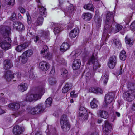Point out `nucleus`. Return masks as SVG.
I'll use <instances>...</instances> for the list:
<instances>
[{
	"label": "nucleus",
	"instance_id": "1",
	"mask_svg": "<svg viewBox=\"0 0 135 135\" xmlns=\"http://www.w3.org/2000/svg\"><path fill=\"white\" fill-rule=\"evenodd\" d=\"M0 47L4 50L11 48L10 43L11 40L9 36L11 34V29L7 26H2L0 28Z\"/></svg>",
	"mask_w": 135,
	"mask_h": 135
},
{
	"label": "nucleus",
	"instance_id": "2",
	"mask_svg": "<svg viewBox=\"0 0 135 135\" xmlns=\"http://www.w3.org/2000/svg\"><path fill=\"white\" fill-rule=\"evenodd\" d=\"M114 22L113 14L112 12H108L107 15L103 33L104 36H107V35H109V33H110L112 31H113V27H112V25Z\"/></svg>",
	"mask_w": 135,
	"mask_h": 135
},
{
	"label": "nucleus",
	"instance_id": "3",
	"mask_svg": "<svg viewBox=\"0 0 135 135\" xmlns=\"http://www.w3.org/2000/svg\"><path fill=\"white\" fill-rule=\"evenodd\" d=\"M23 102H15L11 103L8 105V107L13 110H17L20 108V110L16 112L12 115L16 117L19 115H21L25 111V109L24 107L25 106V104H24Z\"/></svg>",
	"mask_w": 135,
	"mask_h": 135
},
{
	"label": "nucleus",
	"instance_id": "4",
	"mask_svg": "<svg viewBox=\"0 0 135 135\" xmlns=\"http://www.w3.org/2000/svg\"><path fill=\"white\" fill-rule=\"evenodd\" d=\"M37 89L39 94L27 95L26 97V100L27 101L31 102L34 100H36L40 98V95H42L44 93V87L39 86L38 88Z\"/></svg>",
	"mask_w": 135,
	"mask_h": 135
},
{
	"label": "nucleus",
	"instance_id": "5",
	"mask_svg": "<svg viewBox=\"0 0 135 135\" xmlns=\"http://www.w3.org/2000/svg\"><path fill=\"white\" fill-rule=\"evenodd\" d=\"M45 109L43 104L40 103L31 108L29 112L33 115H39L42 113Z\"/></svg>",
	"mask_w": 135,
	"mask_h": 135
},
{
	"label": "nucleus",
	"instance_id": "6",
	"mask_svg": "<svg viewBox=\"0 0 135 135\" xmlns=\"http://www.w3.org/2000/svg\"><path fill=\"white\" fill-rule=\"evenodd\" d=\"M123 98L124 100L128 102L133 101L135 98V89L124 92L123 94Z\"/></svg>",
	"mask_w": 135,
	"mask_h": 135
},
{
	"label": "nucleus",
	"instance_id": "7",
	"mask_svg": "<svg viewBox=\"0 0 135 135\" xmlns=\"http://www.w3.org/2000/svg\"><path fill=\"white\" fill-rule=\"evenodd\" d=\"M60 123L61 128L64 131L66 132L70 130L71 125L67 118L62 117Z\"/></svg>",
	"mask_w": 135,
	"mask_h": 135
},
{
	"label": "nucleus",
	"instance_id": "8",
	"mask_svg": "<svg viewBox=\"0 0 135 135\" xmlns=\"http://www.w3.org/2000/svg\"><path fill=\"white\" fill-rule=\"evenodd\" d=\"M33 51L31 50H29L23 52L21 56V61L23 64L26 63L27 61L28 58L33 54Z\"/></svg>",
	"mask_w": 135,
	"mask_h": 135
},
{
	"label": "nucleus",
	"instance_id": "9",
	"mask_svg": "<svg viewBox=\"0 0 135 135\" xmlns=\"http://www.w3.org/2000/svg\"><path fill=\"white\" fill-rule=\"evenodd\" d=\"M14 75L18 79H19L21 76V73L19 72L13 74L10 71H9L6 72L5 78L7 81H9L14 77Z\"/></svg>",
	"mask_w": 135,
	"mask_h": 135
},
{
	"label": "nucleus",
	"instance_id": "10",
	"mask_svg": "<svg viewBox=\"0 0 135 135\" xmlns=\"http://www.w3.org/2000/svg\"><path fill=\"white\" fill-rule=\"evenodd\" d=\"M89 64H93V69H96L100 67V65L98 62V58L96 55L93 54L88 61Z\"/></svg>",
	"mask_w": 135,
	"mask_h": 135
},
{
	"label": "nucleus",
	"instance_id": "11",
	"mask_svg": "<svg viewBox=\"0 0 135 135\" xmlns=\"http://www.w3.org/2000/svg\"><path fill=\"white\" fill-rule=\"evenodd\" d=\"M48 50L47 46L45 45L43 46L42 50L41 51V53L43 54V57L45 59L50 60L52 57V55L50 53L48 52Z\"/></svg>",
	"mask_w": 135,
	"mask_h": 135
},
{
	"label": "nucleus",
	"instance_id": "12",
	"mask_svg": "<svg viewBox=\"0 0 135 135\" xmlns=\"http://www.w3.org/2000/svg\"><path fill=\"white\" fill-rule=\"evenodd\" d=\"M112 127L111 125L108 121H105L103 127V133L108 135V133L110 132Z\"/></svg>",
	"mask_w": 135,
	"mask_h": 135
},
{
	"label": "nucleus",
	"instance_id": "13",
	"mask_svg": "<svg viewBox=\"0 0 135 135\" xmlns=\"http://www.w3.org/2000/svg\"><path fill=\"white\" fill-rule=\"evenodd\" d=\"M115 94L112 92H109L106 94L105 101L106 105L110 104L114 98Z\"/></svg>",
	"mask_w": 135,
	"mask_h": 135
},
{
	"label": "nucleus",
	"instance_id": "14",
	"mask_svg": "<svg viewBox=\"0 0 135 135\" xmlns=\"http://www.w3.org/2000/svg\"><path fill=\"white\" fill-rule=\"evenodd\" d=\"M79 116L82 117L84 120L88 119L87 112L86 110L83 107H80L79 109Z\"/></svg>",
	"mask_w": 135,
	"mask_h": 135
},
{
	"label": "nucleus",
	"instance_id": "15",
	"mask_svg": "<svg viewBox=\"0 0 135 135\" xmlns=\"http://www.w3.org/2000/svg\"><path fill=\"white\" fill-rule=\"evenodd\" d=\"M38 1L39 2L38 4V7L39 9V14L40 15L39 16L42 17H45L46 15V9L41 5L39 0H38Z\"/></svg>",
	"mask_w": 135,
	"mask_h": 135
},
{
	"label": "nucleus",
	"instance_id": "16",
	"mask_svg": "<svg viewBox=\"0 0 135 135\" xmlns=\"http://www.w3.org/2000/svg\"><path fill=\"white\" fill-rule=\"evenodd\" d=\"M117 63L116 57L114 56L110 58L108 64V67L111 69L114 68Z\"/></svg>",
	"mask_w": 135,
	"mask_h": 135
},
{
	"label": "nucleus",
	"instance_id": "17",
	"mask_svg": "<svg viewBox=\"0 0 135 135\" xmlns=\"http://www.w3.org/2000/svg\"><path fill=\"white\" fill-rule=\"evenodd\" d=\"M39 65L40 69L44 71L47 70L50 67L49 63L45 61L41 62L39 63Z\"/></svg>",
	"mask_w": 135,
	"mask_h": 135
},
{
	"label": "nucleus",
	"instance_id": "18",
	"mask_svg": "<svg viewBox=\"0 0 135 135\" xmlns=\"http://www.w3.org/2000/svg\"><path fill=\"white\" fill-rule=\"evenodd\" d=\"M13 27L17 29L19 31L22 32L25 29V27L23 24L21 22H14L13 24Z\"/></svg>",
	"mask_w": 135,
	"mask_h": 135
},
{
	"label": "nucleus",
	"instance_id": "19",
	"mask_svg": "<svg viewBox=\"0 0 135 135\" xmlns=\"http://www.w3.org/2000/svg\"><path fill=\"white\" fill-rule=\"evenodd\" d=\"M79 29L78 28H76L71 30L69 34L70 38H73L76 37L79 33Z\"/></svg>",
	"mask_w": 135,
	"mask_h": 135
},
{
	"label": "nucleus",
	"instance_id": "20",
	"mask_svg": "<svg viewBox=\"0 0 135 135\" xmlns=\"http://www.w3.org/2000/svg\"><path fill=\"white\" fill-rule=\"evenodd\" d=\"M4 68L6 70L10 69L13 67V65L11 61L10 60H6L4 62Z\"/></svg>",
	"mask_w": 135,
	"mask_h": 135
},
{
	"label": "nucleus",
	"instance_id": "21",
	"mask_svg": "<svg viewBox=\"0 0 135 135\" xmlns=\"http://www.w3.org/2000/svg\"><path fill=\"white\" fill-rule=\"evenodd\" d=\"M28 88V85L24 83H22L20 84L18 87V90L21 92H23L26 91Z\"/></svg>",
	"mask_w": 135,
	"mask_h": 135
},
{
	"label": "nucleus",
	"instance_id": "22",
	"mask_svg": "<svg viewBox=\"0 0 135 135\" xmlns=\"http://www.w3.org/2000/svg\"><path fill=\"white\" fill-rule=\"evenodd\" d=\"M81 64V61L79 59L75 60L73 62L72 67L73 70H75L79 68Z\"/></svg>",
	"mask_w": 135,
	"mask_h": 135
},
{
	"label": "nucleus",
	"instance_id": "23",
	"mask_svg": "<svg viewBox=\"0 0 135 135\" xmlns=\"http://www.w3.org/2000/svg\"><path fill=\"white\" fill-rule=\"evenodd\" d=\"M13 132L15 135L20 134L22 132V128L18 125H16L13 127Z\"/></svg>",
	"mask_w": 135,
	"mask_h": 135
},
{
	"label": "nucleus",
	"instance_id": "24",
	"mask_svg": "<svg viewBox=\"0 0 135 135\" xmlns=\"http://www.w3.org/2000/svg\"><path fill=\"white\" fill-rule=\"evenodd\" d=\"M28 44L26 43H24L17 46L15 48L16 50L19 52H21L23 50L27 47Z\"/></svg>",
	"mask_w": 135,
	"mask_h": 135
},
{
	"label": "nucleus",
	"instance_id": "25",
	"mask_svg": "<svg viewBox=\"0 0 135 135\" xmlns=\"http://www.w3.org/2000/svg\"><path fill=\"white\" fill-rule=\"evenodd\" d=\"M82 17L85 20L89 21L92 18V15L89 12L84 13L82 15Z\"/></svg>",
	"mask_w": 135,
	"mask_h": 135
},
{
	"label": "nucleus",
	"instance_id": "26",
	"mask_svg": "<svg viewBox=\"0 0 135 135\" xmlns=\"http://www.w3.org/2000/svg\"><path fill=\"white\" fill-rule=\"evenodd\" d=\"M72 86V84L67 83L63 88L62 89V92L64 93H66L71 89Z\"/></svg>",
	"mask_w": 135,
	"mask_h": 135
},
{
	"label": "nucleus",
	"instance_id": "27",
	"mask_svg": "<svg viewBox=\"0 0 135 135\" xmlns=\"http://www.w3.org/2000/svg\"><path fill=\"white\" fill-rule=\"evenodd\" d=\"M52 27H54V32L55 34H57L60 31L59 25L57 24L52 23H51Z\"/></svg>",
	"mask_w": 135,
	"mask_h": 135
},
{
	"label": "nucleus",
	"instance_id": "28",
	"mask_svg": "<svg viewBox=\"0 0 135 135\" xmlns=\"http://www.w3.org/2000/svg\"><path fill=\"white\" fill-rule=\"evenodd\" d=\"M69 47V45L68 43H64L60 47V51L62 52H65L67 50Z\"/></svg>",
	"mask_w": 135,
	"mask_h": 135
},
{
	"label": "nucleus",
	"instance_id": "29",
	"mask_svg": "<svg viewBox=\"0 0 135 135\" xmlns=\"http://www.w3.org/2000/svg\"><path fill=\"white\" fill-rule=\"evenodd\" d=\"M94 20L97 26L99 27L100 26L101 24L102 19L100 16H98L97 15H95L94 17Z\"/></svg>",
	"mask_w": 135,
	"mask_h": 135
},
{
	"label": "nucleus",
	"instance_id": "30",
	"mask_svg": "<svg viewBox=\"0 0 135 135\" xmlns=\"http://www.w3.org/2000/svg\"><path fill=\"white\" fill-rule=\"evenodd\" d=\"M108 73L105 74L103 76H102L101 80L103 82V84L105 85L107 84L108 80Z\"/></svg>",
	"mask_w": 135,
	"mask_h": 135
},
{
	"label": "nucleus",
	"instance_id": "31",
	"mask_svg": "<svg viewBox=\"0 0 135 135\" xmlns=\"http://www.w3.org/2000/svg\"><path fill=\"white\" fill-rule=\"evenodd\" d=\"M100 116L103 118L106 119L108 117V113L105 111H100L99 112Z\"/></svg>",
	"mask_w": 135,
	"mask_h": 135
},
{
	"label": "nucleus",
	"instance_id": "32",
	"mask_svg": "<svg viewBox=\"0 0 135 135\" xmlns=\"http://www.w3.org/2000/svg\"><path fill=\"white\" fill-rule=\"evenodd\" d=\"M112 44H114L118 48L121 47V44L118 38L114 39L112 41Z\"/></svg>",
	"mask_w": 135,
	"mask_h": 135
},
{
	"label": "nucleus",
	"instance_id": "33",
	"mask_svg": "<svg viewBox=\"0 0 135 135\" xmlns=\"http://www.w3.org/2000/svg\"><path fill=\"white\" fill-rule=\"evenodd\" d=\"M98 101L95 98L93 99L91 102L90 103V106L92 109H94L97 108L98 105L97 104Z\"/></svg>",
	"mask_w": 135,
	"mask_h": 135
},
{
	"label": "nucleus",
	"instance_id": "34",
	"mask_svg": "<svg viewBox=\"0 0 135 135\" xmlns=\"http://www.w3.org/2000/svg\"><path fill=\"white\" fill-rule=\"evenodd\" d=\"M125 41L126 44L129 46H131L133 44V41L128 36H126L125 37Z\"/></svg>",
	"mask_w": 135,
	"mask_h": 135
},
{
	"label": "nucleus",
	"instance_id": "35",
	"mask_svg": "<svg viewBox=\"0 0 135 135\" xmlns=\"http://www.w3.org/2000/svg\"><path fill=\"white\" fill-rule=\"evenodd\" d=\"M84 8L86 10L93 11L94 10V6L92 4L89 3L85 5L84 6Z\"/></svg>",
	"mask_w": 135,
	"mask_h": 135
},
{
	"label": "nucleus",
	"instance_id": "36",
	"mask_svg": "<svg viewBox=\"0 0 135 135\" xmlns=\"http://www.w3.org/2000/svg\"><path fill=\"white\" fill-rule=\"evenodd\" d=\"M119 57L120 59L123 61L125 60L126 58V52L124 51H122L120 52Z\"/></svg>",
	"mask_w": 135,
	"mask_h": 135
},
{
	"label": "nucleus",
	"instance_id": "37",
	"mask_svg": "<svg viewBox=\"0 0 135 135\" xmlns=\"http://www.w3.org/2000/svg\"><path fill=\"white\" fill-rule=\"evenodd\" d=\"M43 21V18L42 17L39 16L35 22L37 25H40L42 24Z\"/></svg>",
	"mask_w": 135,
	"mask_h": 135
},
{
	"label": "nucleus",
	"instance_id": "38",
	"mask_svg": "<svg viewBox=\"0 0 135 135\" xmlns=\"http://www.w3.org/2000/svg\"><path fill=\"white\" fill-rule=\"evenodd\" d=\"M52 102V98L51 97L48 98L45 102L46 106L48 107H50L51 105Z\"/></svg>",
	"mask_w": 135,
	"mask_h": 135
},
{
	"label": "nucleus",
	"instance_id": "39",
	"mask_svg": "<svg viewBox=\"0 0 135 135\" xmlns=\"http://www.w3.org/2000/svg\"><path fill=\"white\" fill-rule=\"evenodd\" d=\"M61 74L62 76L64 78L67 77L68 75V71L66 69L63 68L61 71Z\"/></svg>",
	"mask_w": 135,
	"mask_h": 135
},
{
	"label": "nucleus",
	"instance_id": "40",
	"mask_svg": "<svg viewBox=\"0 0 135 135\" xmlns=\"http://www.w3.org/2000/svg\"><path fill=\"white\" fill-rule=\"evenodd\" d=\"M116 29L115 30V33L118 32L121 30L123 28L122 25L118 24L115 25Z\"/></svg>",
	"mask_w": 135,
	"mask_h": 135
},
{
	"label": "nucleus",
	"instance_id": "41",
	"mask_svg": "<svg viewBox=\"0 0 135 135\" xmlns=\"http://www.w3.org/2000/svg\"><path fill=\"white\" fill-rule=\"evenodd\" d=\"M56 79L54 78H51L49 79V84L51 85L55 84L56 83Z\"/></svg>",
	"mask_w": 135,
	"mask_h": 135
},
{
	"label": "nucleus",
	"instance_id": "42",
	"mask_svg": "<svg viewBox=\"0 0 135 135\" xmlns=\"http://www.w3.org/2000/svg\"><path fill=\"white\" fill-rule=\"evenodd\" d=\"M74 11V8L72 4H70L68 8L67 12L69 13H72Z\"/></svg>",
	"mask_w": 135,
	"mask_h": 135
},
{
	"label": "nucleus",
	"instance_id": "43",
	"mask_svg": "<svg viewBox=\"0 0 135 135\" xmlns=\"http://www.w3.org/2000/svg\"><path fill=\"white\" fill-rule=\"evenodd\" d=\"M15 2V0H5V3L7 5H13Z\"/></svg>",
	"mask_w": 135,
	"mask_h": 135
},
{
	"label": "nucleus",
	"instance_id": "44",
	"mask_svg": "<svg viewBox=\"0 0 135 135\" xmlns=\"http://www.w3.org/2000/svg\"><path fill=\"white\" fill-rule=\"evenodd\" d=\"M29 76L30 78L31 79H34L36 78L33 72V70H31L29 72Z\"/></svg>",
	"mask_w": 135,
	"mask_h": 135
},
{
	"label": "nucleus",
	"instance_id": "45",
	"mask_svg": "<svg viewBox=\"0 0 135 135\" xmlns=\"http://www.w3.org/2000/svg\"><path fill=\"white\" fill-rule=\"evenodd\" d=\"M93 76V75H91L90 72H88L86 73L85 75L87 81L90 80L92 77Z\"/></svg>",
	"mask_w": 135,
	"mask_h": 135
},
{
	"label": "nucleus",
	"instance_id": "46",
	"mask_svg": "<svg viewBox=\"0 0 135 135\" xmlns=\"http://www.w3.org/2000/svg\"><path fill=\"white\" fill-rule=\"evenodd\" d=\"M49 31H44L42 33V36L45 38H47L49 35Z\"/></svg>",
	"mask_w": 135,
	"mask_h": 135
},
{
	"label": "nucleus",
	"instance_id": "47",
	"mask_svg": "<svg viewBox=\"0 0 135 135\" xmlns=\"http://www.w3.org/2000/svg\"><path fill=\"white\" fill-rule=\"evenodd\" d=\"M130 28L132 31H135V21L131 23L130 26Z\"/></svg>",
	"mask_w": 135,
	"mask_h": 135
},
{
	"label": "nucleus",
	"instance_id": "48",
	"mask_svg": "<svg viewBox=\"0 0 135 135\" xmlns=\"http://www.w3.org/2000/svg\"><path fill=\"white\" fill-rule=\"evenodd\" d=\"M96 87H91L89 89V91L90 92H93L94 93H96Z\"/></svg>",
	"mask_w": 135,
	"mask_h": 135
},
{
	"label": "nucleus",
	"instance_id": "49",
	"mask_svg": "<svg viewBox=\"0 0 135 135\" xmlns=\"http://www.w3.org/2000/svg\"><path fill=\"white\" fill-rule=\"evenodd\" d=\"M7 102V99H5L3 97H1L0 98V103L4 104Z\"/></svg>",
	"mask_w": 135,
	"mask_h": 135
},
{
	"label": "nucleus",
	"instance_id": "50",
	"mask_svg": "<svg viewBox=\"0 0 135 135\" xmlns=\"http://www.w3.org/2000/svg\"><path fill=\"white\" fill-rule=\"evenodd\" d=\"M75 92L74 91H71L70 93V95L71 97L72 98H76L77 97L78 94H75Z\"/></svg>",
	"mask_w": 135,
	"mask_h": 135
},
{
	"label": "nucleus",
	"instance_id": "51",
	"mask_svg": "<svg viewBox=\"0 0 135 135\" xmlns=\"http://www.w3.org/2000/svg\"><path fill=\"white\" fill-rule=\"evenodd\" d=\"M39 36H36L34 39V42L36 43H37L39 41Z\"/></svg>",
	"mask_w": 135,
	"mask_h": 135
},
{
	"label": "nucleus",
	"instance_id": "52",
	"mask_svg": "<svg viewBox=\"0 0 135 135\" xmlns=\"http://www.w3.org/2000/svg\"><path fill=\"white\" fill-rule=\"evenodd\" d=\"M96 93H102L103 92L102 89L96 87Z\"/></svg>",
	"mask_w": 135,
	"mask_h": 135
},
{
	"label": "nucleus",
	"instance_id": "53",
	"mask_svg": "<svg viewBox=\"0 0 135 135\" xmlns=\"http://www.w3.org/2000/svg\"><path fill=\"white\" fill-rule=\"evenodd\" d=\"M20 12L22 13H25L26 11L25 9L22 7H21L20 9Z\"/></svg>",
	"mask_w": 135,
	"mask_h": 135
},
{
	"label": "nucleus",
	"instance_id": "54",
	"mask_svg": "<svg viewBox=\"0 0 135 135\" xmlns=\"http://www.w3.org/2000/svg\"><path fill=\"white\" fill-rule=\"evenodd\" d=\"M132 108L133 111H135V102L133 104L132 107Z\"/></svg>",
	"mask_w": 135,
	"mask_h": 135
},
{
	"label": "nucleus",
	"instance_id": "55",
	"mask_svg": "<svg viewBox=\"0 0 135 135\" xmlns=\"http://www.w3.org/2000/svg\"><path fill=\"white\" fill-rule=\"evenodd\" d=\"M27 35L30 36H31L32 35H33V34L32 33V32H30V31L29 30V32H28L27 33Z\"/></svg>",
	"mask_w": 135,
	"mask_h": 135
},
{
	"label": "nucleus",
	"instance_id": "56",
	"mask_svg": "<svg viewBox=\"0 0 135 135\" xmlns=\"http://www.w3.org/2000/svg\"><path fill=\"white\" fill-rule=\"evenodd\" d=\"M26 15L27 18L28 20H30L31 19V17L28 13L26 14Z\"/></svg>",
	"mask_w": 135,
	"mask_h": 135
},
{
	"label": "nucleus",
	"instance_id": "57",
	"mask_svg": "<svg viewBox=\"0 0 135 135\" xmlns=\"http://www.w3.org/2000/svg\"><path fill=\"white\" fill-rule=\"evenodd\" d=\"M3 56V52L2 51L0 50V58L2 57Z\"/></svg>",
	"mask_w": 135,
	"mask_h": 135
},
{
	"label": "nucleus",
	"instance_id": "58",
	"mask_svg": "<svg viewBox=\"0 0 135 135\" xmlns=\"http://www.w3.org/2000/svg\"><path fill=\"white\" fill-rule=\"evenodd\" d=\"M35 135H42V134L41 132L37 131Z\"/></svg>",
	"mask_w": 135,
	"mask_h": 135
},
{
	"label": "nucleus",
	"instance_id": "59",
	"mask_svg": "<svg viewBox=\"0 0 135 135\" xmlns=\"http://www.w3.org/2000/svg\"><path fill=\"white\" fill-rule=\"evenodd\" d=\"M115 114L118 117H119L120 116V114L118 112H116Z\"/></svg>",
	"mask_w": 135,
	"mask_h": 135
},
{
	"label": "nucleus",
	"instance_id": "60",
	"mask_svg": "<svg viewBox=\"0 0 135 135\" xmlns=\"http://www.w3.org/2000/svg\"><path fill=\"white\" fill-rule=\"evenodd\" d=\"M102 121V120L101 119H98V122L99 123H101Z\"/></svg>",
	"mask_w": 135,
	"mask_h": 135
},
{
	"label": "nucleus",
	"instance_id": "61",
	"mask_svg": "<svg viewBox=\"0 0 135 135\" xmlns=\"http://www.w3.org/2000/svg\"><path fill=\"white\" fill-rule=\"evenodd\" d=\"M70 102L71 103H73L74 102V100H73V99H71L70 101Z\"/></svg>",
	"mask_w": 135,
	"mask_h": 135
},
{
	"label": "nucleus",
	"instance_id": "62",
	"mask_svg": "<svg viewBox=\"0 0 135 135\" xmlns=\"http://www.w3.org/2000/svg\"><path fill=\"white\" fill-rule=\"evenodd\" d=\"M122 70V69L121 68L120 69V71L119 73V75H120V74H122V71H121Z\"/></svg>",
	"mask_w": 135,
	"mask_h": 135
},
{
	"label": "nucleus",
	"instance_id": "63",
	"mask_svg": "<svg viewBox=\"0 0 135 135\" xmlns=\"http://www.w3.org/2000/svg\"><path fill=\"white\" fill-rule=\"evenodd\" d=\"M52 72H54V70H52L50 72V73H52Z\"/></svg>",
	"mask_w": 135,
	"mask_h": 135
},
{
	"label": "nucleus",
	"instance_id": "64",
	"mask_svg": "<svg viewBox=\"0 0 135 135\" xmlns=\"http://www.w3.org/2000/svg\"><path fill=\"white\" fill-rule=\"evenodd\" d=\"M15 15H13L12 16V17H15ZM13 18H14V19L13 20H14L15 19V18H14V17H13Z\"/></svg>",
	"mask_w": 135,
	"mask_h": 135
}]
</instances>
